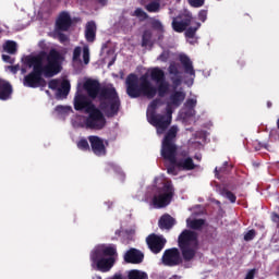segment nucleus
<instances>
[{
  "label": "nucleus",
  "mask_w": 279,
  "mask_h": 279,
  "mask_svg": "<svg viewBox=\"0 0 279 279\" xmlns=\"http://www.w3.org/2000/svg\"><path fill=\"white\" fill-rule=\"evenodd\" d=\"M62 62H64V54L56 48L49 52L41 50L36 56H28L25 58V63L28 69H33L24 76L23 84L26 88H45L47 80L45 77H53L62 71Z\"/></svg>",
  "instance_id": "nucleus-1"
},
{
  "label": "nucleus",
  "mask_w": 279,
  "mask_h": 279,
  "mask_svg": "<svg viewBox=\"0 0 279 279\" xmlns=\"http://www.w3.org/2000/svg\"><path fill=\"white\" fill-rule=\"evenodd\" d=\"M149 74L145 73L140 77L135 73H130L125 78L126 95L130 99H138L145 97L146 99H154L158 97H165L169 94L170 84L167 81L165 71L160 68H153ZM151 82H156L157 87Z\"/></svg>",
  "instance_id": "nucleus-2"
},
{
  "label": "nucleus",
  "mask_w": 279,
  "mask_h": 279,
  "mask_svg": "<svg viewBox=\"0 0 279 279\" xmlns=\"http://www.w3.org/2000/svg\"><path fill=\"white\" fill-rule=\"evenodd\" d=\"M171 27L177 34L184 33L185 38H195L202 23L193 17V13L184 11L172 17Z\"/></svg>",
  "instance_id": "nucleus-3"
},
{
  "label": "nucleus",
  "mask_w": 279,
  "mask_h": 279,
  "mask_svg": "<svg viewBox=\"0 0 279 279\" xmlns=\"http://www.w3.org/2000/svg\"><path fill=\"white\" fill-rule=\"evenodd\" d=\"M99 108L107 117H117L121 108V99L114 87H101L99 94Z\"/></svg>",
  "instance_id": "nucleus-4"
},
{
  "label": "nucleus",
  "mask_w": 279,
  "mask_h": 279,
  "mask_svg": "<svg viewBox=\"0 0 279 279\" xmlns=\"http://www.w3.org/2000/svg\"><path fill=\"white\" fill-rule=\"evenodd\" d=\"M178 246L184 263H191L197 254V232L185 229L178 236Z\"/></svg>",
  "instance_id": "nucleus-5"
},
{
  "label": "nucleus",
  "mask_w": 279,
  "mask_h": 279,
  "mask_svg": "<svg viewBox=\"0 0 279 279\" xmlns=\"http://www.w3.org/2000/svg\"><path fill=\"white\" fill-rule=\"evenodd\" d=\"M178 137V126L172 125L166 133L161 142V157L163 160H168L170 165L175 162L178 158V145H175V138Z\"/></svg>",
  "instance_id": "nucleus-6"
},
{
  "label": "nucleus",
  "mask_w": 279,
  "mask_h": 279,
  "mask_svg": "<svg viewBox=\"0 0 279 279\" xmlns=\"http://www.w3.org/2000/svg\"><path fill=\"white\" fill-rule=\"evenodd\" d=\"M107 123L108 121L106 120V116H104V110L94 107L87 112V117L84 118L83 128H86V130H104Z\"/></svg>",
  "instance_id": "nucleus-7"
},
{
  "label": "nucleus",
  "mask_w": 279,
  "mask_h": 279,
  "mask_svg": "<svg viewBox=\"0 0 279 279\" xmlns=\"http://www.w3.org/2000/svg\"><path fill=\"white\" fill-rule=\"evenodd\" d=\"M173 111L170 108L167 109V114L156 113V111H150L148 117V123L156 128L158 134H165L171 125Z\"/></svg>",
  "instance_id": "nucleus-8"
},
{
  "label": "nucleus",
  "mask_w": 279,
  "mask_h": 279,
  "mask_svg": "<svg viewBox=\"0 0 279 279\" xmlns=\"http://www.w3.org/2000/svg\"><path fill=\"white\" fill-rule=\"evenodd\" d=\"M175 195V187H173V182L167 181L161 187V193L153 197V206L155 208H167Z\"/></svg>",
  "instance_id": "nucleus-9"
},
{
  "label": "nucleus",
  "mask_w": 279,
  "mask_h": 279,
  "mask_svg": "<svg viewBox=\"0 0 279 279\" xmlns=\"http://www.w3.org/2000/svg\"><path fill=\"white\" fill-rule=\"evenodd\" d=\"M163 267H180L184 265V256L178 247L167 248L161 256Z\"/></svg>",
  "instance_id": "nucleus-10"
},
{
  "label": "nucleus",
  "mask_w": 279,
  "mask_h": 279,
  "mask_svg": "<svg viewBox=\"0 0 279 279\" xmlns=\"http://www.w3.org/2000/svg\"><path fill=\"white\" fill-rule=\"evenodd\" d=\"M95 104L93 102V98L77 93L74 97V110L77 112H87L92 111L94 108H96Z\"/></svg>",
  "instance_id": "nucleus-11"
},
{
  "label": "nucleus",
  "mask_w": 279,
  "mask_h": 279,
  "mask_svg": "<svg viewBox=\"0 0 279 279\" xmlns=\"http://www.w3.org/2000/svg\"><path fill=\"white\" fill-rule=\"evenodd\" d=\"M90 254L94 255V258H116L119 255L114 244H99Z\"/></svg>",
  "instance_id": "nucleus-12"
},
{
  "label": "nucleus",
  "mask_w": 279,
  "mask_h": 279,
  "mask_svg": "<svg viewBox=\"0 0 279 279\" xmlns=\"http://www.w3.org/2000/svg\"><path fill=\"white\" fill-rule=\"evenodd\" d=\"M172 165L179 169V171H195L197 165L193 161V157L189 156L187 153H182L180 157H177Z\"/></svg>",
  "instance_id": "nucleus-13"
},
{
  "label": "nucleus",
  "mask_w": 279,
  "mask_h": 279,
  "mask_svg": "<svg viewBox=\"0 0 279 279\" xmlns=\"http://www.w3.org/2000/svg\"><path fill=\"white\" fill-rule=\"evenodd\" d=\"M146 243L153 254H160L167 245V239L151 233L146 238Z\"/></svg>",
  "instance_id": "nucleus-14"
},
{
  "label": "nucleus",
  "mask_w": 279,
  "mask_h": 279,
  "mask_svg": "<svg viewBox=\"0 0 279 279\" xmlns=\"http://www.w3.org/2000/svg\"><path fill=\"white\" fill-rule=\"evenodd\" d=\"M90 260L96 265L98 271H102V274L110 271L117 262L114 257H95L93 254H90Z\"/></svg>",
  "instance_id": "nucleus-15"
},
{
  "label": "nucleus",
  "mask_w": 279,
  "mask_h": 279,
  "mask_svg": "<svg viewBox=\"0 0 279 279\" xmlns=\"http://www.w3.org/2000/svg\"><path fill=\"white\" fill-rule=\"evenodd\" d=\"M83 88L86 90L89 99H97L101 93V84L99 81L93 78L87 80L84 83Z\"/></svg>",
  "instance_id": "nucleus-16"
},
{
  "label": "nucleus",
  "mask_w": 279,
  "mask_h": 279,
  "mask_svg": "<svg viewBox=\"0 0 279 279\" xmlns=\"http://www.w3.org/2000/svg\"><path fill=\"white\" fill-rule=\"evenodd\" d=\"M145 260V254L137 248H130L124 254V263L131 265H141Z\"/></svg>",
  "instance_id": "nucleus-17"
},
{
  "label": "nucleus",
  "mask_w": 279,
  "mask_h": 279,
  "mask_svg": "<svg viewBox=\"0 0 279 279\" xmlns=\"http://www.w3.org/2000/svg\"><path fill=\"white\" fill-rule=\"evenodd\" d=\"M72 25H73V20L71 19V14H69V12L66 11L61 12L56 22L57 29L59 32H69Z\"/></svg>",
  "instance_id": "nucleus-18"
},
{
  "label": "nucleus",
  "mask_w": 279,
  "mask_h": 279,
  "mask_svg": "<svg viewBox=\"0 0 279 279\" xmlns=\"http://www.w3.org/2000/svg\"><path fill=\"white\" fill-rule=\"evenodd\" d=\"M88 141L95 156H106V145H104V140H101V137L92 135L88 136Z\"/></svg>",
  "instance_id": "nucleus-19"
},
{
  "label": "nucleus",
  "mask_w": 279,
  "mask_h": 279,
  "mask_svg": "<svg viewBox=\"0 0 279 279\" xmlns=\"http://www.w3.org/2000/svg\"><path fill=\"white\" fill-rule=\"evenodd\" d=\"M136 26V19L121 16L117 23L118 29L122 31L123 34L132 33V29Z\"/></svg>",
  "instance_id": "nucleus-20"
},
{
  "label": "nucleus",
  "mask_w": 279,
  "mask_h": 279,
  "mask_svg": "<svg viewBox=\"0 0 279 279\" xmlns=\"http://www.w3.org/2000/svg\"><path fill=\"white\" fill-rule=\"evenodd\" d=\"M186 99V93L181 90H174L170 94L168 106H173V108H180L184 100Z\"/></svg>",
  "instance_id": "nucleus-21"
},
{
  "label": "nucleus",
  "mask_w": 279,
  "mask_h": 279,
  "mask_svg": "<svg viewBox=\"0 0 279 279\" xmlns=\"http://www.w3.org/2000/svg\"><path fill=\"white\" fill-rule=\"evenodd\" d=\"M12 84L10 82L0 78V101H8L12 98Z\"/></svg>",
  "instance_id": "nucleus-22"
},
{
  "label": "nucleus",
  "mask_w": 279,
  "mask_h": 279,
  "mask_svg": "<svg viewBox=\"0 0 279 279\" xmlns=\"http://www.w3.org/2000/svg\"><path fill=\"white\" fill-rule=\"evenodd\" d=\"M97 39V24L95 21H89L85 26V40L87 43H93Z\"/></svg>",
  "instance_id": "nucleus-23"
},
{
  "label": "nucleus",
  "mask_w": 279,
  "mask_h": 279,
  "mask_svg": "<svg viewBox=\"0 0 279 279\" xmlns=\"http://www.w3.org/2000/svg\"><path fill=\"white\" fill-rule=\"evenodd\" d=\"M179 60L184 69V73L191 77H195V69L193 68V61H191V58L186 54H181Z\"/></svg>",
  "instance_id": "nucleus-24"
},
{
  "label": "nucleus",
  "mask_w": 279,
  "mask_h": 279,
  "mask_svg": "<svg viewBox=\"0 0 279 279\" xmlns=\"http://www.w3.org/2000/svg\"><path fill=\"white\" fill-rule=\"evenodd\" d=\"M160 230H171L175 226V218L171 217L169 214H165L160 217L158 221Z\"/></svg>",
  "instance_id": "nucleus-25"
},
{
  "label": "nucleus",
  "mask_w": 279,
  "mask_h": 279,
  "mask_svg": "<svg viewBox=\"0 0 279 279\" xmlns=\"http://www.w3.org/2000/svg\"><path fill=\"white\" fill-rule=\"evenodd\" d=\"M69 93H71V83L65 80L62 81L61 86L57 89V97H69Z\"/></svg>",
  "instance_id": "nucleus-26"
},
{
  "label": "nucleus",
  "mask_w": 279,
  "mask_h": 279,
  "mask_svg": "<svg viewBox=\"0 0 279 279\" xmlns=\"http://www.w3.org/2000/svg\"><path fill=\"white\" fill-rule=\"evenodd\" d=\"M128 279H149V275L143 270L131 269L128 271Z\"/></svg>",
  "instance_id": "nucleus-27"
},
{
  "label": "nucleus",
  "mask_w": 279,
  "mask_h": 279,
  "mask_svg": "<svg viewBox=\"0 0 279 279\" xmlns=\"http://www.w3.org/2000/svg\"><path fill=\"white\" fill-rule=\"evenodd\" d=\"M204 223H206L205 219L187 220V226L191 230H202V228H204Z\"/></svg>",
  "instance_id": "nucleus-28"
},
{
  "label": "nucleus",
  "mask_w": 279,
  "mask_h": 279,
  "mask_svg": "<svg viewBox=\"0 0 279 279\" xmlns=\"http://www.w3.org/2000/svg\"><path fill=\"white\" fill-rule=\"evenodd\" d=\"M220 195H222V197H226L227 199H229V202H231V204H236V195L234 193H232V191L228 190V187H221Z\"/></svg>",
  "instance_id": "nucleus-29"
},
{
  "label": "nucleus",
  "mask_w": 279,
  "mask_h": 279,
  "mask_svg": "<svg viewBox=\"0 0 279 279\" xmlns=\"http://www.w3.org/2000/svg\"><path fill=\"white\" fill-rule=\"evenodd\" d=\"M153 33L149 29L143 32L142 35V47H149L151 45Z\"/></svg>",
  "instance_id": "nucleus-30"
},
{
  "label": "nucleus",
  "mask_w": 279,
  "mask_h": 279,
  "mask_svg": "<svg viewBox=\"0 0 279 279\" xmlns=\"http://www.w3.org/2000/svg\"><path fill=\"white\" fill-rule=\"evenodd\" d=\"M3 49L7 51V53L14 56V53H16V41L8 40L4 44Z\"/></svg>",
  "instance_id": "nucleus-31"
},
{
  "label": "nucleus",
  "mask_w": 279,
  "mask_h": 279,
  "mask_svg": "<svg viewBox=\"0 0 279 279\" xmlns=\"http://www.w3.org/2000/svg\"><path fill=\"white\" fill-rule=\"evenodd\" d=\"M145 10L150 13H158L160 12V2H156V1L149 2L148 4L145 5Z\"/></svg>",
  "instance_id": "nucleus-32"
},
{
  "label": "nucleus",
  "mask_w": 279,
  "mask_h": 279,
  "mask_svg": "<svg viewBox=\"0 0 279 279\" xmlns=\"http://www.w3.org/2000/svg\"><path fill=\"white\" fill-rule=\"evenodd\" d=\"M76 145L82 151L90 150V145L88 144V140L86 138H81Z\"/></svg>",
  "instance_id": "nucleus-33"
},
{
  "label": "nucleus",
  "mask_w": 279,
  "mask_h": 279,
  "mask_svg": "<svg viewBox=\"0 0 279 279\" xmlns=\"http://www.w3.org/2000/svg\"><path fill=\"white\" fill-rule=\"evenodd\" d=\"M81 57H82V47L76 46L73 50V57H72L73 62H82Z\"/></svg>",
  "instance_id": "nucleus-34"
},
{
  "label": "nucleus",
  "mask_w": 279,
  "mask_h": 279,
  "mask_svg": "<svg viewBox=\"0 0 279 279\" xmlns=\"http://www.w3.org/2000/svg\"><path fill=\"white\" fill-rule=\"evenodd\" d=\"M132 16H137V19H143V21H147V19H149V15L141 8L135 9Z\"/></svg>",
  "instance_id": "nucleus-35"
},
{
  "label": "nucleus",
  "mask_w": 279,
  "mask_h": 279,
  "mask_svg": "<svg viewBox=\"0 0 279 279\" xmlns=\"http://www.w3.org/2000/svg\"><path fill=\"white\" fill-rule=\"evenodd\" d=\"M168 73L174 76L180 75V69L178 68V64L175 62L170 63L168 68Z\"/></svg>",
  "instance_id": "nucleus-36"
},
{
  "label": "nucleus",
  "mask_w": 279,
  "mask_h": 279,
  "mask_svg": "<svg viewBox=\"0 0 279 279\" xmlns=\"http://www.w3.org/2000/svg\"><path fill=\"white\" fill-rule=\"evenodd\" d=\"M151 27L157 32H161V33L165 32V26L162 25V22H160L159 20H153Z\"/></svg>",
  "instance_id": "nucleus-37"
},
{
  "label": "nucleus",
  "mask_w": 279,
  "mask_h": 279,
  "mask_svg": "<svg viewBox=\"0 0 279 279\" xmlns=\"http://www.w3.org/2000/svg\"><path fill=\"white\" fill-rule=\"evenodd\" d=\"M255 238H256V230H254V229L248 230L244 234V241H246V242L254 241Z\"/></svg>",
  "instance_id": "nucleus-38"
},
{
  "label": "nucleus",
  "mask_w": 279,
  "mask_h": 279,
  "mask_svg": "<svg viewBox=\"0 0 279 279\" xmlns=\"http://www.w3.org/2000/svg\"><path fill=\"white\" fill-rule=\"evenodd\" d=\"M83 62L84 64H88V62H90V50L88 47L83 48Z\"/></svg>",
  "instance_id": "nucleus-39"
},
{
  "label": "nucleus",
  "mask_w": 279,
  "mask_h": 279,
  "mask_svg": "<svg viewBox=\"0 0 279 279\" xmlns=\"http://www.w3.org/2000/svg\"><path fill=\"white\" fill-rule=\"evenodd\" d=\"M185 108L195 109V106H197V99L189 98L185 104Z\"/></svg>",
  "instance_id": "nucleus-40"
},
{
  "label": "nucleus",
  "mask_w": 279,
  "mask_h": 279,
  "mask_svg": "<svg viewBox=\"0 0 279 279\" xmlns=\"http://www.w3.org/2000/svg\"><path fill=\"white\" fill-rule=\"evenodd\" d=\"M58 86H60V82L58 80H51L48 83V88H50V90H58Z\"/></svg>",
  "instance_id": "nucleus-41"
},
{
  "label": "nucleus",
  "mask_w": 279,
  "mask_h": 279,
  "mask_svg": "<svg viewBox=\"0 0 279 279\" xmlns=\"http://www.w3.org/2000/svg\"><path fill=\"white\" fill-rule=\"evenodd\" d=\"M171 82L174 86V88H178V86H181L182 85V77L180 75L178 76H172L171 77Z\"/></svg>",
  "instance_id": "nucleus-42"
},
{
  "label": "nucleus",
  "mask_w": 279,
  "mask_h": 279,
  "mask_svg": "<svg viewBox=\"0 0 279 279\" xmlns=\"http://www.w3.org/2000/svg\"><path fill=\"white\" fill-rule=\"evenodd\" d=\"M190 5H192V8H202V5H204V1L205 0H187Z\"/></svg>",
  "instance_id": "nucleus-43"
},
{
  "label": "nucleus",
  "mask_w": 279,
  "mask_h": 279,
  "mask_svg": "<svg viewBox=\"0 0 279 279\" xmlns=\"http://www.w3.org/2000/svg\"><path fill=\"white\" fill-rule=\"evenodd\" d=\"M175 168H178L175 165L170 163V166H168V168H167V172L170 175H178V170Z\"/></svg>",
  "instance_id": "nucleus-44"
},
{
  "label": "nucleus",
  "mask_w": 279,
  "mask_h": 279,
  "mask_svg": "<svg viewBox=\"0 0 279 279\" xmlns=\"http://www.w3.org/2000/svg\"><path fill=\"white\" fill-rule=\"evenodd\" d=\"M160 104V98H156L154 99L150 104H149V108L153 110L151 112H156V109L158 108V105Z\"/></svg>",
  "instance_id": "nucleus-45"
},
{
  "label": "nucleus",
  "mask_w": 279,
  "mask_h": 279,
  "mask_svg": "<svg viewBox=\"0 0 279 279\" xmlns=\"http://www.w3.org/2000/svg\"><path fill=\"white\" fill-rule=\"evenodd\" d=\"M57 36H58L59 43H62V44L69 43V36H66V34L58 33Z\"/></svg>",
  "instance_id": "nucleus-46"
},
{
  "label": "nucleus",
  "mask_w": 279,
  "mask_h": 279,
  "mask_svg": "<svg viewBox=\"0 0 279 279\" xmlns=\"http://www.w3.org/2000/svg\"><path fill=\"white\" fill-rule=\"evenodd\" d=\"M207 16H208V11H206V10L199 11L198 20L202 21V23L206 22Z\"/></svg>",
  "instance_id": "nucleus-47"
},
{
  "label": "nucleus",
  "mask_w": 279,
  "mask_h": 279,
  "mask_svg": "<svg viewBox=\"0 0 279 279\" xmlns=\"http://www.w3.org/2000/svg\"><path fill=\"white\" fill-rule=\"evenodd\" d=\"M184 117L191 119V117H195V109L185 108Z\"/></svg>",
  "instance_id": "nucleus-48"
},
{
  "label": "nucleus",
  "mask_w": 279,
  "mask_h": 279,
  "mask_svg": "<svg viewBox=\"0 0 279 279\" xmlns=\"http://www.w3.org/2000/svg\"><path fill=\"white\" fill-rule=\"evenodd\" d=\"M222 189H228V191H236V184L228 182L222 185Z\"/></svg>",
  "instance_id": "nucleus-49"
},
{
  "label": "nucleus",
  "mask_w": 279,
  "mask_h": 279,
  "mask_svg": "<svg viewBox=\"0 0 279 279\" xmlns=\"http://www.w3.org/2000/svg\"><path fill=\"white\" fill-rule=\"evenodd\" d=\"M2 60L8 64H14V58L10 57V54H2Z\"/></svg>",
  "instance_id": "nucleus-50"
},
{
  "label": "nucleus",
  "mask_w": 279,
  "mask_h": 279,
  "mask_svg": "<svg viewBox=\"0 0 279 279\" xmlns=\"http://www.w3.org/2000/svg\"><path fill=\"white\" fill-rule=\"evenodd\" d=\"M256 276V268H253L251 270L247 271L245 279H254Z\"/></svg>",
  "instance_id": "nucleus-51"
},
{
  "label": "nucleus",
  "mask_w": 279,
  "mask_h": 279,
  "mask_svg": "<svg viewBox=\"0 0 279 279\" xmlns=\"http://www.w3.org/2000/svg\"><path fill=\"white\" fill-rule=\"evenodd\" d=\"M158 60H161V62H167V60H169V53L162 52V53L159 56Z\"/></svg>",
  "instance_id": "nucleus-52"
},
{
  "label": "nucleus",
  "mask_w": 279,
  "mask_h": 279,
  "mask_svg": "<svg viewBox=\"0 0 279 279\" xmlns=\"http://www.w3.org/2000/svg\"><path fill=\"white\" fill-rule=\"evenodd\" d=\"M9 69L11 71V73L16 74V73H19V70L21 69V66L20 65H11V66H9Z\"/></svg>",
  "instance_id": "nucleus-53"
},
{
  "label": "nucleus",
  "mask_w": 279,
  "mask_h": 279,
  "mask_svg": "<svg viewBox=\"0 0 279 279\" xmlns=\"http://www.w3.org/2000/svg\"><path fill=\"white\" fill-rule=\"evenodd\" d=\"M112 279H123V275L119 274V275H114L112 277Z\"/></svg>",
  "instance_id": "nucleus-54"
},
{
  "label": "nucleus",
  "mask_w": 279,
  "mask_h": 279,
  "mask_svg": "<svg viewBox=\"0 0 279 279\" xmlns=\"http://www.w3.org/2000/svg\"><path fill=\"white\" fill-rule=\"evenodd\" d=\"M57 110H58V112H62V110H64V107L63 106H57Z\"/></svg>",
  "instance_id": "nucleus-55"
},
{
  "label": "nucleus",
  "mask_w": 279,
  "mask_h": 279,
  "mask_svg": "<svg viewBox=\"0 0 279 279\" xmlns=\"http://www.w3.org/2000/svg\"><path fill=\"white\" fill-rule=\"evenodd\" d=\"M121 232H123V231H121V229L116 230V235L121 236Z\"/></svg>",
  "instance_id": "nucleus-56"
},
{
  "label": "nucleus",
  "mask_w": 279,
  "mask_h": 279,
  "mask_svg": "<svg viewBox=\"0 0 279 279\" xmlns=\"http://www.w3.org/2000/svg\"><path fill=\"white\" fill-rule=\"evenodd\" d=\"M215 173H216V175H219V173H221V168L220 169L216 168Z\"/></svg>",
  "instance_id": "nucleus-57"
},
{
  "label": "nucleus",
  "mask_w": 279,
  "mask_h": 279,
  "mask_svg": "<svg viewBox=\"0 0 279 279\" xmlns=\"http://www.w3.org/2000/svg\"><path fill=\"white\" fill-rule=\"evenodd\" d=\"M271 106H274L272 104H271V101H267V108H271Z\"/></svg>",
  "instance_id": "nucleus-58"
},
{
  "label": "nucleus",
  "mask_w": 279,
  "mask_h": 279,
  "mask_svg": "<svg viewBox=\"0 0 279 279\" xmlns=\"http://www.w3.org/2000/svg\"><path fill=\"white\" fill-rule=\"evenodd\" d=\"M93 279H101V276L96 275V276L93 277Z\"/></svg>",
  "instance_id": "nucleus-59"
},
{
  "label": "nucleus",
  "mask_w": 279,
  "mask_h": 279,
  "mask_svg": "<svg viewBox=\"0 0 279 279\" xmlns=\"http://www.w3.org/2000/svg\"><path fill=\"white\" fill-rule=\"evenodd\" d=\"M112 64H114V60L110 61L108 66H112Z\"/></svg>",
  "instance_id": "nucleus-60"
},
{
  "label": "nucleus",
  "mask_w": 279,
  "mask_h": 279,
  "mask_svg": "<svg viewBox=\"0 0 279 279\" xmlns=\"http://www.w3.org/2000/svg\"><path fill=\"white\" fill-rule=\"evenodd\" d=\"M116 171H118V173H121V168L116 167Z\"/></svg>",
  "instance_id": "nucleus-61"
},
{
  "label": "nucleus",
  "mask_w": 279,
  "mask_h": 279,
  "mask_svg": "<svg viewBox=\"0 0 279 279\" xmlns=\"http://www.w3.org/2000/svg\"><path fill=\"white\" fill-rule=\"evenodd\" d=\"M196 160H202V157H199V156H195L194 157Z\"/></svg>",
  "instance_id": "nucleus-62"
},
{
  "label": "nucleus",
  "mask_w": 279,
  "mask_h": 279,
  "mask_svg": "<svg viewBox=\"0 0 279 279\" xmlns=\"http://www.w3.org/2000/svg\"><path fill=\"white\" fill-rule=\"evenodd\" d=\"M173 278H174V279H179L180 277H179L178 275H174Z\"/></svg>",
  "instance_id": "nucleus-63"
},
{
  "label": "nucleus",
  "mask_w": 279,
  "mask_h": 279,
  "mask_svg": "<svg viewBox=\"0 0 279 279\" xmlns=\"http://www.w3.org/2000/svg\"><path fill=\"white\" fill-rule=\"evenodd\" d=\"M26 72V70L25 69H22V73H25Z\"/></svg>",
  "instance_id": "nucleus-64"
}]
</instances>
